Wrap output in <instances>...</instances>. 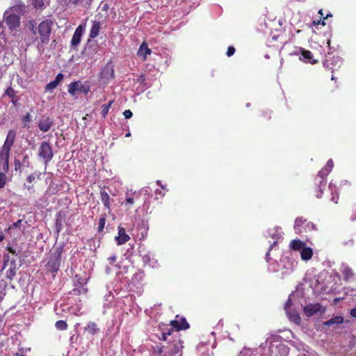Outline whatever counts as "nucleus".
<instances>
[{"label": "nucleus", "instance_id": "nucleus-58", "mask_svg": "<svg viewBox=\"0 0 356 356\" xmlns=\"http://www.w3.org/2000/svg\"><path fill=\"white\" fill-rule=\"evenodd\" d=\"M156 184H157V185L159 186V185H160V184H161V181H156Z\"/></svg>", "mask_w": 356, "mask_h": 356}, {"label": "nucleus", "instance_id": "nucleus-28", "mask_svg": "<svg viewBox=\"0 0 356 356\" xmlns=\"http://www.w3.org/2000/svg\"><path fill=\"white\" fill-rule=\"evenodd\" d=\"M113 70L110 65H107L102 72V76L105 77L106 79H108L110 77L113 76Z\"/></svg>", "mask_w": 356, "mask_h": 356}, {"label": "nucleus", "instance_id": "nucleus-20", "mask_svg": "<svg viewBox=\"0 0 356 356\" xmlns=\"http://www.w3.org/2000/svg\"><path fill=\"white\" fill-rule=\"evenodd\" d=\"M321 309L319 304L308 305L304 307V312L306 316H312Z\"/></svg>", "mask_w": 356, "mask_h": 356}, {"label": "nucleus", "instance_id": "nucleus-21", "mask_svg": "<svg viewBox=\"0 0 356 356\" xmlns=\"http://www.w3.org/2000/svg\"><path fill=\"white\" fill-rule=\"evenodd\" d=\"M340 270L346 280H348L353 277V271L347 264H341Z\"/></svg>", "mask_w": 356, "mask_h": 356}, {"label": "nucleus", "instance_id": "nucleus-25", "mask_svg": "<svg viewBox=\"0 0 356 356\" xmlns=\"http://www.w3.org/2000/svg\"><path fill=\"white\" fill-rule=\"evenodd\" d=\"M151 54V49L148 48L147 44L143 43L138 51V55L143 58L144 60Z\"/></svg>", "mask_w": 356, "mask_h": 356}, {"label": "nucleus", "instance_id": "nucleus-27", "mask_svg": "<svg viewBox=\"0 0 356 356\" xmlns=\"http://www.w3.org/2000/svg\"><path fill=\"white\" fill-rule=\"evenodd\" d=\"M343 318L342 316H334L333 318H332L331 319L325 321L323 323V325H326V326H331V325H340L341 323H343Z\"/></svg>", "mask_w": 356, "mask_h": 356}, {"label": "nucleus", "instance_id": "nucleus-57", "mask_svg": "<svg viewBox=\"0 0 356 356\" xmlns=\"http://www.w3.org/2000/svg\"><path fill=\"white\" fill-rule=\"evenodd\" d=\"M131 136V134H130V133H128V134H126V137H129V136Z\"/></svg>", "mask_w": 356, "mask_h": 356}, {"label": "nucleus", "instance_id": "nucleus-22", "mask_svg": "<svg viewBox=\"0 0 356 356\" xmlns=\"http://www.w3.org/2000/svg\"><path fill=\"white\" fill-rule=\"evenodd\" d=\"M100 197H101V201L103 203L104 206L110 212L112 200L111 199L109 195L105 191H101Z\"/></svg>", "mask_w": 356, "mask_h": 356}, {"label": "nucleus", "instance_id": "nucleus-9", "mask_svg": "<svg viewBox=\"0 0 356 356\" xmlns=\"http://www.w3.org/2000/svg\"><path fill=\"white\" fill-rule=\"evenodd\" d=\"M292 307V302H291V295L289 297V299L287 302H286L284 305V310L286 312V314L289 318V319L298 325L300 323V317L299 314L294 309L291 308Z\"/></svg>", "mask_w": 356, "mask_h": 356}, {"label": "nucleus", "instance_id": "nucleus-11", "mask_svg": "<svg viewBox=\"0 0 356 356\" xmlns=\"http://www.w3.org/2000/svg\"><path fill=\"white\" fill-rule=\"evenodd\" d=\"M119 263L117 261L116 255H112L108 258V264L106 267V273L111 274L115 273H118Z\"/></svg>", "mask_w": 356, "mask_h": 356}, {"label": "nucleus", "instance_id": "nucleus-39", "mask_svg": "<svg viewBox=\"0 0 356 356\" xmlns=\"http://www.w3.org/2000/svg\"><path fill=\"white\" fill-rule=\"evenodd\" d=\"M39 178V175H37L35 174H32V175H30L28 177H27V181L30 184L34 182L36 179H38Z\"/></svg>", "mask_w": 356, "mask_h": 356}, {"label": "nucleus", "instance_id": "nucleus-10", "mask_svg": "<svg viewBox=\"0 0 356 356\" xmlns=\"http://www.w3.org/2000/svg\"><path fill=\"white\" fill-rule=\"evenodd\" d=\"M51 22L49 21H43L38 26V32L40 35L41 42L47 44L49 41V34L51 33Z\"/></svg>", "mask_w": 356, "mask_h": 356}, {"label": "nucleus", "instance_id": "nucleus-54", "mask_svg": "<svg viewBox=\"0 0 356 356\" xmlns=\"http://www.w3.org/2000/svg\"><path fill=\"white\" fill-rule=\"evenodd\" d=\"M320 23H321V20H319L318 22L314 21V24H319Z\"/></svg>", "mask_w": 356, "mask_h": 356}, {"label": "nucleus", "instance_id": "nucleus-52", "mask_svg": "<svg viewBox=\"0 0 356 356\" xmlns=\"http://www.w3.org/2000/svg\"><path fill=\"white\" fill-rule=\"evenodd\" d=\"M332 202H334V203H337V201H338V197L332 196Z\"/></svg>", "mask_w": 356, "mask_h": 356}, {"label": "nucleus", "instance_id": "nucleus-45", "mask_svg": "<svg viewBox=\"0 0 356 356\" xmlns=\"http://www.w3.org/2000/svg\"><path fill=\"white\" fill-rule=\"evenodd\" d=\"M83 0H69V2L74 4L77 5L80 3H81Z\"/></svg>", "mask_w": 356, "mask_h": 356}, {"label": "nucleus", "instance_id": "nucleus-36", "mask_svg": "<svg viewBox=\"0 0 356 356\" xmlns=\"http://www.w3.org/2000/svg\"><path fill=\"white\" fill-rule=\"evenodd\" d=\"M56 327L60 330H65L67 327V323L63 321H58L56 323Z\"/></svg>", "mask_w": 356, "mask_h": 356}, {"label": "nucleus", "instance_id": "nucleus-12", "mask_svg": "<svg viewBox=\"0 0 356 356\" xmlns=\"http://www.w3.org/2000/svg\"><path fill=\"white\" fill-rule=\"evenodd\" d=\"M85 30V25L80 24L75 30L74 35L72 36V40H71V45L72 47L75 48L76 47L80 42L81 37L83 35V33Z\"/></svg>", "mask_w": 356, "mask_h": 356}, {"label": "nucleus", "instance_id": "nucleus-37", "mask_svg": "<svg viewBox=\"0 0 356 356\" xmlns=\"http://www.w3.org/2000/svg\"><path fill=\"white\" fill-rule=\"evenodd\" d=\"M254 353V350L250 349V348H244L240 353V356H250L251 355H252Z\"/></svg>", "mask_w": 356, "mask_h": 356}, {"label": "nucleus", "instance_id": "nucleus-40", "mask_svg": "<svg viewBox=\"0 0 356 356\" xmlns=\"http://www.w3.org/2000/svg\"><path fill=\"white\" fill-rule=\"evenodd\" d=\"M108 111H109V108L108 107H106L105 105H102V111H101V114L105 118L106 116V115L108 114Z\"/></svg>", "mask_w": 356, "mask_h": 356}, {"label": "nucleus", "instance_id": "nucleus-59", "mask_svg": "<svg viewBox=\"0 0 356 356\" xmlns=\"http://www.w3.org/2000/svg\"><path fill=\"white\" fill-rule=\"evenodd\" d=\"M268 256H269V253L268 252V253L266 254V259H267V260L268 259Z\"/></svg>", "mask_w": 356, "mask_h": 356}, {"label": "nucleus", "instance_id": "nucleus-19", "mask_svg": "<svg viewBox=\"0 0 356 356\" xmlns=\"http://www.w3.org/2000/svg\"><path fill=\"white\" fill-rule=\"evenodd\" d=\"M29 157L27 154L23 156L22 161L15 160V170L16 171H21L22 167H29Z\"/></svg>", "mask_w": 356, "mask_h": 356}, {"label": "nucleus", "instance_id": "nucleus-14", "mask_svg": "<svg viewBox=\"0 0 356 356\" xmlns=\"http://www.w3.org/2000/svg\"><path fill=\"white\" fill-rule=\"evenodd\" d=\"M170 325L176 329V330H181L187 329L189 327L185 318L176 316V318L170 322Z\"/></svg>", "mask_w": 356, "mask_h": 356}, {"label": "nucleus", "instance_id": "nucleus-41", "mask_svg": "<svg viewBox=\"0 0 356 356\" xmlns=\"http://www.w3.org/2000/svg\"><path fill=\"white\" fill-rule=\"evenodd\" d=\"M123 115L126 119H129L132 117L133 113L130 110H125L123 112Z\"/></svg>", "mask_w": 356, "mask_h": 356}, {"label": "nucleus", "instance_id": "nucleus-29", "mask_svg": "<svg viewBox=\"0 0 356 356\" xmlns=\"http://www.w3.org/2000/svg\"><path fill=\"white\" fill-rule=\"evenodd\" d=\"M16 274V265L14 262H11L10 268L6 270V277L11 280Z\"/></svg>", "mask_w": 356, "mask_h": 356}, {"label": "nucleus", "instance_id": "nucleus-48", "mask_svg": "<svg viewBox=\"0 0 356 356\" xmlns=\"http://www.w3.org/2000/svg\"><path fill=\"white\" fill-rule=\"evenodd\" d=\"M350 315L354 317V318H356V309H351L350 311Z\"/></svg>", "mask_w": 356, "mask_h": 356}, {"label": "nucleus", "instance_id": "nucleus-46", "mask_svg": "<svg viewBox=\"0 0 356 356\" xmlns=\"http://www.w3.org/2000/svg\"><path fill=\"white\" fill-rule=\"evenodd\" d=\"M4 186H5L3 176H1V177H0V189L3 188Z\"/></svg>", "mask_w": 356, "mask_h": 356}, {"label": "nucleus", "instance_id": "nucleus-4", "mask_svg": "<svg viewBox=\"0 0 356 356\" xmlns=\"http://www.w3.org/2000/svg\"><path fill=\"white\" fill-rule=\"evenodd\" d=\"M261 347H268L270 353H273V348L275 347L277 351V356H288L289 352V348L285 344L280 343L273 337L268 338Z\"/></svg>", "mask_w": 356, "mask_h": 356}, {"label": "nucleus", "instance_id": "nucleus-55", "mask_svg": "<svg viewBox=\"0 0 356 356\" xmlns=\"http://www.w3.org/2000/svg\"><path fill=\"white\" fill-rule=\"evenodd\" d=\"M156 193H159V194H161V196H163V194H161V191L159 190L156 191Z\"/></svg>", "mask_w": 356, "mask_h": 356}, {"label": "nucleus", "instance_id": "nucleus-56", "mask_svg": "<svg viewBox=\"0 0 356 356\" xmlns=\"http://www.w3.org/2000/svg\"><path fill=\"white\" fill-rule=\"evenodd\" d=\"M318 13H319L321 15H323V10H320L318 11Z\"/></svg>", "mask_w": 356, "mask_h": 356}, {"label": "nucleus", "instance_id": "nucleus-5", "mask_svg": "<svg viewBox=\"0 0 356 356\" xmlns=\"http://www.w3.org/2000/svg\"><path fill=\"white\" fill-rule=\"evenodd\" d=\"M315 229V225L309 221H307L302 217L297 218L294 223V230L296 234H301L305 232L312 231Z\"/></svg>", "mask_w": 356, "mask_h": 356}, {"label": "nucleus", "instance_id": "nucleus-47", "mask_svg": "<svg viewBox=\"0 0 356 356\" xmlns=\"http://www.w3.org/2000/svg\"><path fill=\"white\" fill-rule=\"evenodd\" d=\"M170 332H169V333H163V334H162V338H161V339H162V340H163V341H166V340H167V337H168V335H170Z\"/></svg>", "mask_w": 356, "mask_h": 356}, {"label": "nucleus", "instance_id": "nucleus-61", "mask_svg": "<svg viewBox=\"0 0 356 356\" xmlns=\"http://www.w3.org/2000/svg\"><path fill=\"white\" fill-rule=\"evenodd\" d=\"M322 24H323V25H325V23L324 20H323V21H322Z\"/></svg>", "mask_w": 356, "mask_h": 356}, {"label": "nucleus", "instance_id": "nucleus-7", "mask_svg": "<svg viewBox=\"0 0 356 356\" xmlns=\"http://www.w3.org/2000/svg\"><path fill=\"white\" fill-rule=\"evenodd\" d=\"M89 90V86L86 83H82L81 81L72 82L68 86V92L72 96L79 93L87 94Z\"/></svg>", "mask_w": 356, "mask_h": 356}, {"label": "nucleus", "instance_id": "nucleus-62", "mask_svg": "<svg viewBox=\"0 0 356 356\" xmlns=\"http://www.w3.org/2000/svg\"><path fill=\"white\" fill-rule=\"evenodd\" d=\"M329 16H330V15H327L325 18H327Z\"/></svg>", "mask_w": 356, "mask_h": 356}, {"label": "nucleus", "instance_id": "nucleus-13", "mask_svg": "<svg viewBox=\"0 0 356 356\" xmlns=\"http://www.w3.org/2000/svg\"><path fill=\"white\" fill-rule=\"evenodd\" d=\"M15 136L16 133L14 130L11 129L8 131L6 140L1 149L10 152L11 147L15 142Z\"/></svg>", "mask_w": 356, "mask_h": 356}, {"label": "nucleus", "instance_id": "nucleus-38", "mask_svg": "<svg viewBox=\"0 0 356 356\" xmlns=\"http://www.w3.org/2000/svg\"><path fill=\"white\" fill-rule=\"evenodd\" d=\"M31 1L35 8H42L44 6L43 0H31Z\"/></svg>", "mask_w": 356, "mask_h": 356}, {"label": "nucleus", "instance_id": "nucleus-32", "mask_svg": "<svg viewBox=\"0 0 356 356\" xmlns=\"http://www.w3.org/2000/svg\"><path fill=\"white\" fill-rule=\"evenodd\" d=\"M85 330L90 334H94L97 331V325L94 323H90L86 327Z\"/></svg>", "mask_w": 356, "mask_h": 356}, {"label": "nucleus", "instance_id": "nucleus-3", "mask_svg": "<svg viewBox=\"0 0 356 356\" xmlns=\"http://www.w3.org/2000/svg\"><path fill=\"white\" fill-rule=\"evenodd\" d=\"M334 166V163L332 159L327 161V164L324 168H323L321 171L318 172V174L315 179L316 184L318 185L319 188L318 191L316 193V197L320 198L322 196V189L321 187H325L326 185V179L325 177L328 175V174L331 172Z\"/></svg>", "mask_w": 356, "mask_h": 356}, {"label": "nucleus", "instance_id": "nucleus-15", "mask_svg": "<svg viewBox=\"0 0 356 356\" xmlns=\"http://www.w3.org/2000/svg\"><path fill=\"white\" fill-rule=\"evenodd\" d=\"M143 261L145 266H148L151 268H156L158 266V261L155 258V256L148 252L143 256Z\"/></svg>", "mask_w": 356, "mask_h": 356}, {"label": "nucleus", "instance_id": "nucleus-26", "mask_svg": "<svg viewBox=\"0 0 356 356\" xmlns=\"http://www.w3.org/2000/svg\"><path fill=\"white\" fill-rule=\"evenodd\" d=\"M100 29V23L99 22L94 21L90 32V38H95L99 35Z\"/></svg>", "mask_w": 356, "mask_h": 356}, {"label": "nucleus", "instance_id": "nucleus-6", "mask_svg": "<svg viewBox=\"0 0 356 356\" xmlns=\"http://www.w3.org/2000/svg\"><path fill=\"white\" fill-rule=\"evenodd\" d=\"M10 152L3 149H0V177L3 176L4 186L6 184L7 177L6 173L8 170V159Z\"/></svg>", "mask_w": 356, "mask_h": 356}, {"label": "nucleus", "instance_id": "nucleus-44", "mask_svg": "<svg viewBox=\"0 0 356 356\" xmlns=\"http://www.w3.org/2000/svg\"><path fill=\"white\" fill-rule=\"evenodd\" d=\"M329 189L331 191V193L332 195L334 194V192H335L337 191V188L334 185H333L332 183H330V185H329Z\"/></svg>", "mask_w": 356, "mask_h": 356}, {"label": "nucleus", "instance_id": "nucleus-1", "mask_svg": "<svg viewBox=\"0 0 356 356\" xmlns=\"http://www.w3.org/2000/svg\"><path fill=\"white\" fill-rule=\"evenodd\" d=\"M17 10V8H12L4 13V22L13 35L19 31L20 26V18Z\"/></svg>", "mask_w": 356, "mask_h": 356}, {"label": "nucleus", "instance_id": "nucleus-50", "mask_svg": "<svg viewBox=\"0 0 356 356\" xmlns=\"http://www.w3.org/2000/svg\"><path fill=\"white\" fill-rule=\"evenodd\" d=\"M113 100H111L108 102V104H104L106 107H108V108H110V107L111 106L112 104L113 103Z\"/></svg>", "mask_w": 356, "mask_h": 356}, {"label": "nucleus", "instance_id": "nucleus-35", "mask_svg": "<svg viewBox=\"0 0 356 356\" xmlns=\"http://www.w3.org/2000/svg\"><path fill=\"white\" fill-rule=\"evenodd\" d=\"M143 278V273L141 272L135 273V275L132 277V282L134 284L140 282Z\"/></svg>", "mask_w": 356, "mask_h": 356}, {"label": "nucleus", "instance_id": "nucleus-53", "mask_svg": "<svg viewBox=\"0 0 356 356\" xmlns=\"http://www.w3.org/2000/svg\"><path fill=\"white\" fill-rule=\"evenodd\" d=\"M3 32V26L1 25V23L0 22V35L2 34Z\"/></svg>", "mask_w": 356, "mask_h": 356}, {"label": "nucleus", "instance_id": "nucleus-60", "mask_svg": "<svg viewBox=\"0 0 356 356\" xmlns=\"http://www.w3.org/2000/svg\"><path fill=\"white\" fill-rule=\"evenodd\" d=\"M48 266H49V267H51V261H49V262L48 263Z\"/></svg>", "mask_w": 356, "mask_h": 356}, {"label": "nucleus", "instance_id": "nucleus-18", "mask_svg": "<svg viewBox=\"0 0 356 356\" xmlns=\"http://www.w3.org/2000/svg\"><path fill=\"white\" fill-rule=\"evenodd\" d=\"M52 125L53 121L49 117L43 118L38 122V127L43 132L48 131L51 128Z\"/></svg>", "mask_w": 356, "mask_h": 356}, {"label": "nucleus", "instance_id": "nucleus-16", "mask_svg": "<svg viewBox=\"0 0 356 356\" xmlns=\"http://www.w3.org/2000/svg\"><path fill=\"white\" fill-rule=\"evenodd\" d=\"M129 236L126 233V230L124 227H118V236H115V240L118 245H122L127 243L129 240Z\"/></svg>", "mask_w": 356, "mask_h": 356}, {"label": "nucleus", "instance_id": "nucleus-49", "mask_svg": "<svg viewBox=\"0 0 356 356\" xmlns=\"http://www.w3.org/2000/svg\"><path fill=\"white\" fill-rule=\"evenodd\" d=\"M333 60L336 62V63H341V58L338 56L337 57H333Z\"/></svg>", "mask_w": 356, "mask_h": 356}, {"label": "nucleus", "instance_id": "nucleus-2", "mask_svg": "<svg viewBox=\"0 0 356 356\" xmlns=\"http://www.w3.org/2000/svg\"><path fill=\"white\" fill-rule=\"evenodd\" d=\"M289 248L291 250L300 252V258L305 261L310 260L314 254L313 249L307 247L305 243L300 239L292 240L289 244Z\"/></svg>", "mask_w": 356, "mask_h": 356}, {"label": "nucleus", "instance_id": "nucleus-42", "mask_svg": "<svg viewBox=\"0 0 356 356\" xmlns=\"http://www.w3.org/2000/svg\"><path fill=\"white\" fill-rule=\"evenodd\" d=\"M235 52V49L233 47H229L227 51V56H232Z\"/></svg>", "mask_w": 356, "mask_h": 356}, {"label": "nucleus", "instance_id": "nucleus-33", "mask_svg": "<svg viewBox=\"0 0 356 356\" xmlns=\"http://www.w3.org/2000/svg\"><path fill=\"white\" fill-rule=\"evenodd\" d=\"M106 215H102L98 222V232H102L105 226Z\"/></svg>", "mask_w": 356, "mask_h": 356}, {"label": "nucleus", "instance_id": "nucleus-30", "mask_svg": "<svg viewBox=\"0 0 356 356\" xmlns=\"http://www.w3.org/2000/svg\"><path fill=\"white\" fill-rule=\"evenodd\" d=\"M283 262H284V267L287 270V273L292 272L297 264L295 261H291L289 259L283 260Z\"/></svg>", "mask_w": 356, "mask_h": 356}, {"label": "nucleus", "instance_id": "nucleus-8", "mask_svg": "<svg viewBox=\"0 0 356 356\" xmlns=\"http://www.w3.org/2000/svg\"><path fill=\"white\" fill-rule=\"evenodd\" d=\"M38 156L46 164L52 159L54 153L50 145L47 142L41 143L38 150Z\"/></svg>", "mask_w": 356, "mask_h": 356}, {"label": "nucleus", "instance_id": "nucleus-63", "mask_svg": "<svg viewBox=\"0 0 356 356\" xmlns=\"http://www.w3.org/2000/svg\"><path fill=\"white\" fill-rule=\"evenodd\" d=\"M27 188L30 189L31 188V186H26Z\"/></svg>", "mask_w": 356, "mask_h": 356}, {"label": "nucleus", "instance_id": "nucleus-23", "mask_svg": "<svg viewBox=\"0 0 356 356\" xmlns=\"http://www.w3.org/2000/svg\"><path fill=\"white\" fill-rule=\"evenodd\" d=\"M313 55L312 52L309 50H302V54L299 58V59L301 61L305 62V63H316V60L312 59Z\"/></svg>", "mask_w": 356, "mask_h": 356}, {"label": "nucleus", "instance_id": "nucleus-31", "mask_svg": "<svg viewBox=\"0 0 356 356\" xmlns=\"http://www.w3.org/2000/svg\"><path fill=\"white\" fill-rule=\"evenodd\" d=\"M134 204V197L129 195H127L125 202L122 203V204L124 205V207L127 208V209H130L131 206Z\"/></svg>", "mask_w": 356, "mask_h": 356}, {"label": "nucleus", "instance_id": "nucleus-51", "mask_svg": "<svg viewBox=\"0 0 356 356\" xmlns=\"http://www.w3.org/2000/svg\"><path fill=\"white\" fill-rule=\"evenodd\" d=\"M58 268V266L56 264H54L51 267V270L54 271H56Z\"/></svg>", "mask_w": 356, "mask_h": 356}, {"label": "nucleus", "instance_id": "nucleus-24", "mask_svg": "<svg viewBox=\"0 0 356 356\" xmlns=\"http://www.w3.org/2000/svg\"><path fill=\"white\" fill-rule=\"evenodd\" d=\"M63 79V75L61 74V73H59L56 76V79L55 80L51 81L50 83H49L46 87H45V90L47 91H50V92H52L54 88H56L57 87V86L58 85V83L62 81V79Z\"/></svg>", "mask_w": 356, "mask_h": 356}, {"label": "nucleus", "instance_id": "nucleus-17", "mask_svg": "<svg viewBox=\"0 0 356 356\" xmlns=\"http://www.w3.org/2000/svg\"><path fill=\"white\" fill-rule=\"evenodd\" d=\"M268 234L274 239L273 244L270 247V248H272L273 245L277 243L278 239L282 237L283 233L280 228L275 227L273 229H270L268 232Z\"/></svg>", "mask_w": 356, "mask_h": 356}, {"label": "nucleus", "instance_id": "nucleus-34", "mask_svg": "<svg viewBox=\"0 0 356 356\" xmlns=\"http://www.w3.org/2000/svg\"><path fill=\"white\" fill-rule=\"evenodd\" d=\"M31 115L29 113H27L26 115H24L22 118V123L24 127L29 128V123L31 122Z\"/></svg>", "mask_w": 356, "mask_h": 356}, {"label": "nucleus", "instance_id": "nucleus-43", "mask_svg": "<svg viewBox=\"0 0 356 356\" xmlns=\"http://www.w3.org/2000/svg\"><path fill=\"white\" fill-rule=\"evenodd\" d=\"M6 95L10 96V97H12L14 95V90L12 88H8L6 90Z\"/></svg>", "mask_w": 356, "mask_h": 356}]
</instances>
